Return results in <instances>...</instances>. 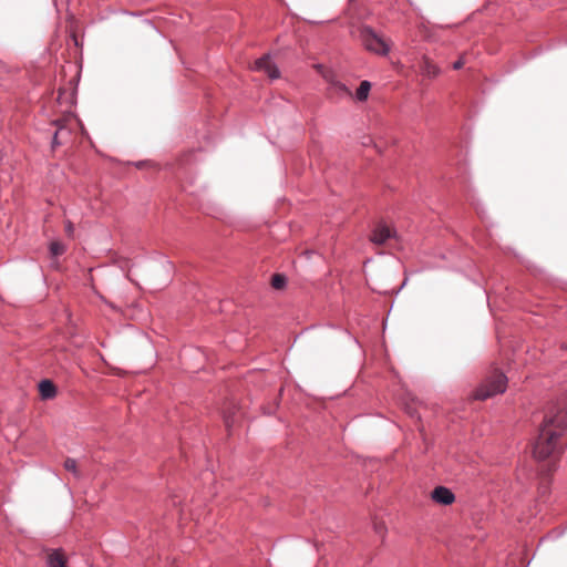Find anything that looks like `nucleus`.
<instances>
[{"instance_id": "1", "label": "nucleus", "mask_w": 567, "mask_h": 567, "mask_svg": "<svg viewBox=\"0 0 567 567\" xmlns=\"http://www.w3.org/2000/svg\"><path fill=\"white\" fill-rule=\"evenodd\" d=\"M567 433V406L558 402L548 406L539 434L534 444V457L539 462L547 461L546 472L555 470V463L563 454Z\"/></svg>"}, {"instance_id": "2", "label": "nucleus", "mask_w": 567, "mask_h": 567, "mask_svg": "<svg viewBox=\"0 0 567 567\" xmlns=\"http://www.w3.org/2000/svg\"><path fill=\"white\" fill-rule=\"evenodd\" d=\"M506 386L507 377L503 372L495 370L486 377L481 386L476 390L475 399L486 400L493 395L501 394L505 392Z\"/></svg>"}, {"instance_id": "3", "label": "nucleus", "mask_w": 567, "mask_h": 567, "mask_svg": "<svg viewBox=\"0 0 567 567\" xmlns=\"http://www.w3.org/2000/svg\"><path fill=\"white\" fill-rule=\"evenodd\" d=\"M360 40L367 50L377 54L386 55L390 51L386 41L370 27L361 28Z\"/></svg>"}, {"instance_id": "4", "label": "nucleus", "mask_w": 567, "mask_h": 567, "mask_svg": "<svg viewBox=\"0 0 567 567\" xmlns=\"http://www.w3.org/2000/svg\"><path fill=\"white\" fill-rule=\"evenodd\" d=\"M254 69L265 72L272 80L278 79L280 75L278 68L272 63L268 54L256 60Z\"/></svg>"}, {"instance_id": "5", "label": "nucleus", "mask_w": 567, "mask_h": 567, "mask_svg": "<svg viewBox=\"0 0 567 567\" xmlns=\"http://www.w3.org/2000/svg\"><path fill=\"white\" fill-rule=\"evenodd\" d=\"M392 237H395V231H393L386 224L379 223L372 231L371 241L377 245H383Z\"/></svg>"}, {"instance_id": "6", "label": "nucleus", "mask_w": 567, "mask_h": 567, "mask_svg": "<svg viewBox=\"0 0 567 567\" xmlns=\"http://www.w3.org/2000/svg\"><path fill=\"white\" fill-rule=\"evenodd\" d=\"M327 94L328 97L334 102L352 96L350 89L340 81L333 82L331 86H328Z\"/></svg>"}, {"instance_id": "7", "label": "nucleus", "mask_w": 567, "mask_h": 567, "mask_svg": "<svg viewBox=\"0 0 567 567\" xmlns=\"http://www.w3.org/2000/svg\"><path fill=\"white\" fill-rule=\"evenodd\" d=\"M432 499L442 505H451L455 501L453 492L444 486H437L432 491Z\"/></svg>"}, {"instance_id": "8", "label": "nucleus", "mask_w": 567, "mask_h": 567, "mask_svg": "<svg viewBox=\"0 0 567 567\" xmlns=\"http://www.w3.org/2000/svg\"><path fill=\"white\" fill-rule=\"evenodd\" d=\"M48 567H68L66 560L60 549H54L47 557Z\"/></svg>"}, {"instance_id": "9", "label": "nucleus", "mask_w": 567, "mask_h": 567, "mask_svg": "<svg viewBox=\"0 0 567 567\" xmlns=\"http://www.w3.org/2000/svg\"><path fill=\"white\" fill-rule=\"evenodd\" d=\"M39 391L43 399H51L55 395V386L50 380H42L39 384Z\"/></svg>"}, {"instance_id": "10", "label": "nucleus", "mask_w": 567, "mask_h": 567, "mask_svg": "<svg viewBox=\"0 0 567 567\" xmlns=\"http://www.w3.org/2000/svg\"><path fill=\"white\" fill-rule=\"evenodd\" d=\"M316 68L319 71V73L321 74V76L328 83V86H331L333 82H339V80L337 79V75L334 74L333 71L326 69L321 64L316 65Z\"/></svg>"}, {"instance_id": "11", "label": "nucleus", "mask_w": 567, "mask_h": 567, "mask_svg": "<svg viewBox=\"0 0 567 567\" xmlns=\"http://www.w3.org/2000/svg\"><path fill=\"white\" fill-rule=\"evenodd\" d=\"M371 90V83L369 81H362L355 92V99L363 102L368 99Z\"/></svg>"}, {"instance_id": "12", "label": "nucleus", "mask_w": 567, "mask_h": 567, "mask_svg": "<svg viewBox=\"0 0 567 567\" xmlns=\"http://www.w3.org/2000/svg\"><path fill=\"white\" fill-rule=\"evenodd\" d=\"M422 73L427 78H434L440 73L437 66H435L431 61L424 60L422 63Z\"/></svg>"}, {"instance_id": "13", "label": "nucleus", "mask_w": 567, "mask_h": 567, "mask_svg": "<svg viewBox=\"0 0 567 567\" xmlns=\"http://www.w3.org/2000/svg\"><path fill=\"white\" fill-rule=\"evenodd\" d=\"M69 135H70V131L66 127H64V126H60L56 130V132L54 133L53 146L62 144L63 141H60V138H65Z\"/></svg>"}, {"instance_id": "14", "label": "nucleus", "mask_w": 567, "mask_h": 567, "mask_svg": "<svg viewBox=\"0 0 567 567\" xmlns=\"http://www.w3.org/2000/svg\"><path fill=\"white\" fill-rule=\"evenodd\" d=\"M286 282H287V279L284 275L276 274L272 276L271 286L275 289H282L286 286Z\"/></svg>"}, {"instance_id": "15", "label": "nucleus", "mask_w": 567, "mask_h": 567, "mask_svg": "<svg viewBox=\"0 0 567 567\" xmlns=\"http://www.w3.org/2000/svg\"><path fill=\"white\" fill-rule=\"evenodd\" d=\"M64 250H65L64 245L59 241H52L50 244V254L53 257H58V256L62 255L64 252Z\"/></svg>"}, {"instance_id": "16", "label": "nucleus", "mask_w": 567, "mask_h": 567, "mask_svg": "<svg viewBox=\"0 0 567 567\" xmlns=\"http://www.w3.org/2000/svg\"><path fill=\"white\" fill-rule=\"evenodd\" d=\"M64 468L69 472H72L74 475H78L76 461L74 458H66L64 461Z\"/></svg>"}, {"instance_id": "17", "label": "nucleus", "mask_w": 567, "mask_h": 567, "mask_svg": "<svg viewBox=\"0 0 567 567\" xmlns=\"http://www.w3.org/2000/svg\"><path fill=\"white\" fill-rule=\"evenodd\" d=\"M374 530L377 534L381 535L382 537L385 534V526L383 523H375L374 524Z\"/></svg>"}, {"instance_id": "18", "label": "nucleus", "mask_w": 567, "mask_h": 567, "mask_svg": "<svg viewBox=\"0 0 567 567\" xmlns=\"http://www.w3.org/2000/svg\"><path fill=\"white\" fill-rule=\"evenodd\" d=\"M73 230H74V228H73L72 223H71V221H68V223H66V225H65V231H66V234H68L69 236H72Z\"/></svg>"}, {"instance_id": "19", "label": "nucleus", "mask_w": 567, "mask_h": 567, "mask_svg": "<svg viewBox=\"0 0 567 567\" xmlns=\"http://www.w3.org/2000/svg\"><path fill=\"white\" fill-rule=\"evenodd\" d=\"M463 65H464L463 60H457L456 62H454V63H453V69L458 70V69H461Z\"/></svg>"}, {"instance_id": "20", "label": "nucleus", "mask_w": 567, "mask_h": 567, "mask_svg": "<svg viewBox=\"0 0 567 567\" xmlns=\"http://www.w3.org/2000/svg\"><path fill=\"white\" fill-rule=\"evenodd\" d=\"M225 424L228 429L231 426V422H230L229 417H225Z\"/></svg>"}, {"instance_id": "21", "label": "nucleus", "mask_w": 567, "mask_h": 567, "mask_svg": "<svg viewBox=\"0 0 567 567\" xmlns=\"http://www.w3.org/2000/svg\"><path fill=\"white\" fill-rule=\"evenodd\" d=\"M368 141H363L362 142V145H369L370 143H372V140L370 137L367 138Z\"/></svg>"}, {"instance_id": "22", "label": "nucleus", "mask_w": 567, "mask_h": 567, "mask_svg": "<svg viewBox=\"0 0 567 567\" xmlns=\"http://www.w3.org/2000/svg\"><path fill=\"white\" fill-rule=\"evenodd\" d=\"M144 165H145V163H144V162H140V163H137V167H142V166H144Z\"/></svg>"}, {"instance_id": "23", "label": "nucleus", "mask_w": 567, "mask_h": 567, "mask_svg": "<svg viewBox=\"0 0 567 567\" xmlns=\"http://www.w3.org/2000/svg\"><path fill=\"white\" fill-rule=\"evenodd\" d=\"M374 147L377 148L378 152H380V148H379V145L374 143Z\"/></svg>"}]
</instances>
